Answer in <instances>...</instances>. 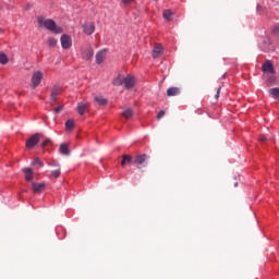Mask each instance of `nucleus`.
Instances as JSON below:
<instances>
[{
  "label": "nucleus",
  "instance_id": "nucleus-1",
  "mask_svg": "<svg viewBox=\"0 0 279 279\" xmlns=\"http://www.w3.org/2000/svg\"><path fill=\"white\" fill-rule=\"evenodd\" d=\"M37 23L39 27H45L48 32H52L53 34H62V27L58 26L53 20H45V17L39 16L37 19Z\"/></svg>",
  "mask_w": 279,
  "mask_h": 279
},
{
  "label": "nucleus",
  "instance_id": "nucleus-2",
  "mask_svg": "<svg viewBox=\"0 0 279 279\" xmlns=\"http://www.w3.org/2000/svg\"><path fill=\"white\" fill-rule=\"evenodd\" d=\"M147 160H149V155H137L133 161V165H135V167L141 171L143 167H147Z\"/></svg>",
  "mask_w": 279,
  "mask_h": 279
},
{
  "label": "nucleus",
  "instance_id": "nucleus-3",
  "mask_svg": "<svg viewBox=\"0 0 279 279\" xmlns=\"http://www.w3.org/2000/svg\"><path fill=\"white\" fill-rule=\"evenodd\" d=\"M43 77H45V74L41 71H35L32 75V88H38L40 86V83L43 82Z\"/></svg>",
  "mask_w": 279,
  "mask_h": 279
},
{
  "label": "nucleus",
  "instance_id": "nucleus-4",
  "mask_svg": "<svg viewBox=\"0 0 279 279\" xmlns=\"http://www.w3.org/2000/svg\"><path fill=\"white\" fill-rule=\"evenodd\" d=\"M43 137V134L36 133L32 135L27 141H26V147L27 149H34L36 145L40 142V138Z\"/></svg>",
  "mask_w": 279,
  "mask_h": 279
},
{
  "label": "nucleus",
  "instance_id": "nucleus-5",
  "mask_svg": "<svg viewBox=\"0 0 279 279\" xmlns=\"http://www.w3.org/2000/svg\"><path fill=\"white\" fill-rule=\"evenodd\" d=\"M83 32L87 36H93V34H95V23H93V22H85L83 24Z\"/></svg>",
  "mask_w": 279,
  "mask_h": 279
},
{
  "label": "nucleus",
  "instance_id": "nucleus-6",
  "mask_svg": "<svg viewBox=\"0 0 279 279\" xmlns=\"http://www.w3.org/2000/svg\"><path fill=\"white\" fill-rule=\"evenodd\" d=\"M82 58L83 60H90L93 58L95 51L93 50V47L85 46V48H82Z\"/></svg>",
  "mask_w": 279,
  "mask_h": 279
},
{
  "label": "nucleus",
  "instance_id": "nucleus-7",
  "mask_svg": "<svg viewBox=\"0 0 279 279\" xmlns=\"http://www.w3.org/2000/svg\"><path fill=\"white\" fill-rule=\"evenodd\" d=\"M72 45H73V40L71 39V36H69V35H62L61 36V47H62V49H71Z\"/></svg>",
  "mask_w": 279,
  "mask_h": 279
},
{
  "label": "nucleus",
  "instance_id": "nucleus-8",
  "mask_svg": "<svg viewBox=\"0 0 279 279\" xmlns=\"http://www.w3.org/2000/svg\"><path fill=\"white\" fill-rule=\"evenodd\" d=\"M262 71L264 73H270L271 75L276 74V70L274 69V63H271V61H266L263 63Z\"/></svg>",
  "mask_w": 279,
  "mask_h": 279
},
{
  "label": "nucleus",
  "instance_id": "nucleus-9",
  "mask_svg": "<svg viewBox=\"0 0 279 279\" xmlns=\"http://www.w3.org/2000/svg\"><path fill=\"white\" fill-rule=\"evenodd\" d=\"M134 84H136V78H134V76L128 75L124 78V86L128 90H130L134 86Z\"/></svg>",
  "mask_w": 279,
  "mask_h": 279
},
{
  "label": "nucleus",
  "instance_id": "nucleus-10",
  "mask_svg": "<svg viewBox=\"0 0 279 279\" xmlns=\"http://www.w3.org/2000/svg\"><path fill=\"white\" fill-rule=\"evenodd\" d=\"M45 187H46L45 183H36V182L32 183L33 193H37V194L43 193Z\"/></svg>",
  "mask_w": 279,
  "mask_h": 279
},
{
  "label": "nucleus",
  "instance_id": "nucleus-11",
  "mask_svg": "<svg viewBox=\"0 0 279 279\" xmlns=\"http://www.w3.org/2000/svg\"><path fill=\"white\" fill-rule=\"evenodd\" d=\"M162 54V45L157 44L153 49V58L156 59Z\"/></svg>",
  "mask_w": 279,
  "mask_h": 279
},
{
  "label": "nucleus",
  "instance_id": "nucleus-12",
  "mask_svg": "<svg viewBox=\"0 0 279 279\" xmlns=\"http://www.w3.org/2000/svg\"><path fill=\"white\" fill-rule=\"evenodd\" d=\"M105 60H106V51L101 50V51L97 52V54H96L97 64H102Z\"/></svg>",
  "mask_w": 279,
  "mask_h": 279
},
{
  "label": "nucleus",
  "instance_id": "nucleus-13",
  "mask_svg": "<svg viewBox=\"0 0 279 279\" xmlns=\"http://www.w3.org/2000/svg\"><path fill=\"white\" fill-rule=\"evenodd\" d=\"M60 93H62V87L53 86L52 89H51V99L53 101H56V97H58V95H60Z\"/></svg>",
  "mask_w": 279,
  "mask_h": 279
},
{
  "label": "nucleus",
  "instance_id": "nucleus-14",
  "mask_svg": "<svg viewBox=\"0 0 279 279\" xmlns=\"http://www.w3.org/2000/svg\"><path fill=\"white\" fill-rule=\"evenodd\" d=\"M179 94H180L179 87H170L167 89L168 97H177V95H179Z\"/></svg>",
  "mask_w": 279,
  "mask_h": 279
},
{
  "label": "nucleus",
  "instance_id": "nucleus-15",
  "mask_svg": "<svg viewBox=\"0 0 279 279\" xmlns=\"http://www.w3.org/2000/svg\"><path fill=\"white\" fill-rule=\"evenodd\" d=\"M86 110H88V104H84V102H78L77 104L78 114L84 116V112H86Z\"/></svg>",
  "mask_w": 279,
  "mask_h": 279
},
{
  "label": "nucleus",
  "instance_id": "nucleus-16",
  "mask_svg": "<svg viewBox=\"0 0 279 279\" xmlns=\"http://www.w3.org/2000/svg\"><path fill=\"white\" fill-rule=\"evenodd\" d=\"M24 173L26 182H32V180H34V172L32 171V168L24 169Z\"/></svg>",
  "mask_w": 279,
  "mask_h": 279
},
{
  "label": "nucleus",
  "instance_id": "nucleus-17",
  "mask_svg": "<svg viewBox=\"0 0 279 279\" xmlns=\"http://www.w3.org/2000/svg\"><path fill=\"white\" fill-rule=\"evenodd\" d=\"M59 151L63 156H69V154H71V151L69 150V144H61L59 147Z\"/></svg>",
  "mask_w": 279,
  "mask_h": 279
},
{
  "label": "nucleus",
  "instance_id": "nucleus-18",
  "mask_svg": "<svg viewBox=\"0 0 279 279\" xmlns=\"http://www.w3.org/2000/svg\"><path fill=\"white\" fill-rule=\"evenodd\" d=\"M268 93L272 99H279V87L268 89Z\"/></svg>",
  "mask_w": 279,
  "mask_h": 279
},
{
  "label": "nucleus",
  "instance_id": "nucleus-19",
  "mask_svg": "<svg viewBox=\"0 0 279 279\" xmlns=\"http://www.w3.org/2000/svg\"><path fill=\"white\" fill-rule=\"evenodd\" d=\"M94 101H96L98 106H106L108 104V99L104 98V96H96Z\"/></svg>",
  "mask_w": 279,
  "mask_h": 279
},
{
  "label": "nucleus",
  "instance_id": "nucleus-20",
  "mask_svg": "<svg viewBox=\"0 0 279 279\" xmlns=\"http://www.w3.org/2000/svg\"><path fill=\"white\" fill-rule=\"evenodd\" d=\"M122 117H124V119H132V117H134V111L132 110V108H126L122 112Z\"/></svg>",
  "mask_w": 279,
  "mask_h": 279
},
{
  "label": "nucleus",
  "instance_id": "nucleus-21",
  "mask_svg": "<svg viewBox=\"0 0 279 279\" xmlns=\"http://www.w3.org/2000/svg\"><path fill=\"white\" fill-rule=\"evenodd\" d=\"M130 162H132V156H130V155H123V156H122L121 166H122V167H125V165H129Z\"/></svg>",
  "mask_w": 279,
  "mask_h": 279
},
{
  "label": "nucleus",
  "instance_id": "nucleus-22",
  "mask_svg": "<svg viewBox=\"0 0 279 279\" xmlns=\"http://www.w3.org/2000/svg\"><path fill=\"white\" fill-rule=\"evenodd\" d=\"M125 77L123 75H119L114 81H113V86H121L124 83Z\"/></svg>",
  "mask_w": 279,
  "mask_h": 279
},
{
  "label": "nucleus",
  "instance_id": "nucleus-23",
  "mask_svg": "<svg viewBox=\"0 0 279 279\" xmlns=\"http://www.w3.org/2000/svg\"><path fill=\"white\" fill-rule=\"evenodd\" d=\"M65 128L68 130V132H71V130H73L75 128V122L70 119L65 122Z\"/></svg>",
  "mask_w": 279,
  "mask_h": 279
},
{
  "label": "nucleus",
  "instance_id": "nucleus-24",
  "mask_svg": "<svg viewBox=\"0 0 279 279\" xmlns=\"http://www.w3.org/2000/svg\"><path fill=\"white\" fill-rule=\"evenodd\" d=\"M276 82H278V77H276V75H270V76H267V81H266V84L267 86H269V84H276Z\"/></svg>",
  "mask_w": 279,
  "mask_h": 279
},
{
  "label": "nucleus",
  "instance_id": "nucleus-25",
  "mask_svg": "<svg viewBox=\"0 0 279 279\" xmlns=\"http://www.w3.org/2000/svg\"><path fill=\"white\" fill-rule=\"evenodd\" d=\"M172 16H173V12H171V10H165L163 11V19L166 21H171Z\"/></svg>",
  "mask_w": 279,
  "mask_h": 279
},
{
  "label": "nucleus",
  "instance_id": "nucleus-26",
  "mask_svg": "<svg viewBox=\"0 0 279 279\" xmlns=\"http://www.w3.org/2000/svg\"><path fill=\"white\" fill-rule=\"evenodd\" d=\"M0 64H8V56L4 52H0Z\"/></svg>",
  "mask_w": 279,
  "mask_h": 279
},
{
  "label": "nucleus",
  "instance_id": "nucleus-27",
  "mask_svg": "<svg viewBox=\"0 0 279 279\" xmlns=\"http://www.w3.org/2000/svg\"><path fill=\"white\" fill-rule=\"evenodd\" d=\"M48 45L49 47H56V45H58V39L53 37L48 38Z\"/></svg>",
  "mask_w": 279,
  "mask_h": 279
},
{
  "label": "nucleus",
  "instance_id": "nucleus-28",
  "mask_svg": "<svg viewBox=\"0 0 279 279\" xmlns=\"http://www.w3.org/2000/svg\"><path fill=\"white\" fill-rule=\"evenodd\" d=\"M49 145H51V140L46 138V140L40 144V147H41V149H45V147H49Z\"/></svg>",
  "mask_w": 279,
  "mask_h": 279
},
{
  "label": "nucleus",
  "instance_id": "nucleus-29",
  "mask_svg": "<svg viewBox=\"0 0 279 279\" xmlns=\"http://www.w3.org/2000/svg\"><path fill=\"white\" fill-rule=\"evenodd\" d=\"M60 173H61L60 168H57V170L51 171L52 178H60Z\"/></svg>",
  "mask_w": 279,
  "mask_h": 279
},
{
  "label": "nucleus",
  "instance_id": "nucleus-30",
  "mask_svg": "<svg viewBox=\"0 0 279 279\" xmlns=\"http://www.w3.org/2000/svg\"><path fill=\"white\" fill-rule=\"evenodd\" d=\"M33 165L36 166V165H39V167H44L45 163H43V161H40L39 158H36L34 161H33Z\"/></svg>",
  "mask_w": 279,
  "mask_h": 279
},
{
  "label": "nucleus",
  "instance_id": "nucleus-31",
  "mask_svg": "<svg viewBox=\"0 0 279 279\" xmlns=\"http://www.w3.org/2000/svg\"><path fill=\"white\" fill-rule=\"evenodd\" d=\"M61 110H64V106H59V107L54 108L53 112H54V114H60Z\"/></svg>",
  "mask_w": 279,
  "mask_h": 279
},
{
  "label": "nucleus",
  "instance_id": "nucleus-32",
  "mask_svg": "<svg viewBox=\"0 0 279 279\" xmlns=\"http://www.w3.org/2000/svg\"><path fill=\"white\" fill-rule=\"evenodd\" d=\"M49 167H57V169H60V163L56 160H52L50 163H49Z\"/></svg>",
  "mask_w": 279,
  "mask_h": 279
},
{
  "label": "nucleus",
  "instance_id": "nucleus-33",
  "mask_svg": "<svg viewBox=\"0 0 279 279\" xmlns=\"http://www.w3.org/2000/svg\"><path fill=\"white\" fill-rule=\"evenodd\" d=\"M165 114H166L165 110H160V111L158 112V114H157L158 121H160V120L162 119V117H165Z\"/></svg>",
  "mask_w": 279,
  "mask_h": 279
},
{
  "label": "nucleus",
  "instance_id": "nucleus-34",
  "mask_svg": "<svg viewBox=\"0 0 279 279\" xmlns=\"http://www.w3.org/2000/svg\"><path fill=\"white\" fill-rule=\"evenodd\" d=\"M265 141H267V136L260 135L259 136V143H265Z\"/></svg>",
  "mask_w": 279,
  "mask_h": 279
},
{
  "label": "nucleus",
  "instance_id": "nucleus-35",
  "mask_svg": "<svg viewBox=\"0 0 279 279\" xmlns=\"http://www.w3.org/2000/svg\"><path fill=\"white\" fill-rule=\"evenodd\" d=\"M272 34H279V26H275L272 28Z\"/></svg>",
  "mask_w": 279,
  "mask_h": 279
},
{
  "label": "nucleus",
  "instance_id": "nucleus-36",
  "mask_svg": "<svg viewBox=\"0 0 279 279\" xmlns=\"http://www.w3.org/2000/svg\"><path fill=\"white\" fill-rule=\"evenodd\" d=\"M220 93H221V87H218L217 94H216V96H215L216 99H219Z\"/></svg>",
  "mask_w": 279,
  "mask_h": 279
},
{
  "label": "nucleus",
  "instance_id": "nucleus-37",
  "mask_svg": "<svg viewBox=\"0 0 279 279\" xmlns=\"http://www.w3.org/2000/svg\"><path fill=\"white\" fill-rule=\"evenodd\" d=\"M134 0H122L123 3H132Z\"/></svg>",
  "mask_w": 279,
  "mask_h": 279
},
{
  "label": "nucleus",
  "instance_id": "nucleus-38",
  "mask_svg": "<svg viewBox=\"0 0 279 279\" xmlns=\"http://www.w3.org/2000/svg\"><path fill=\"white\" fill-rule=\"evenodd\" d=\"M234 186H239V183H235Z\"/></svg>",
  "mask_w": 279,
  "mask_h": 279
},
{
  "label": "nucleus",
  "instance_id": "nucleus-39",
  "mask_svg": "<svg viewBox=\"0 0 279 279\" xmlns=\"http://www.w3.org/2000/svg\"><path fill=\"white\" fill-rule=\"evenodd\" d=\"M0 33H1V27H0Z\"/></svg>",
  "mask_w": 279,
  "mask_h": 279
},
{
  "label": "nucleus",
  "instance_id": "nucleus-40",
  "mask_svg": "<svg viewBox=\"0 0 279 279\" xmlns=\"http://www.w3.org/2000/svg\"><path fill=\"white\" fill-rule=\"evenodd\" d=\"M154 1H158V0H154Z\"/></svg>",
  "mask_w": 279,
  "mask_h": 279
}]
</instances>
